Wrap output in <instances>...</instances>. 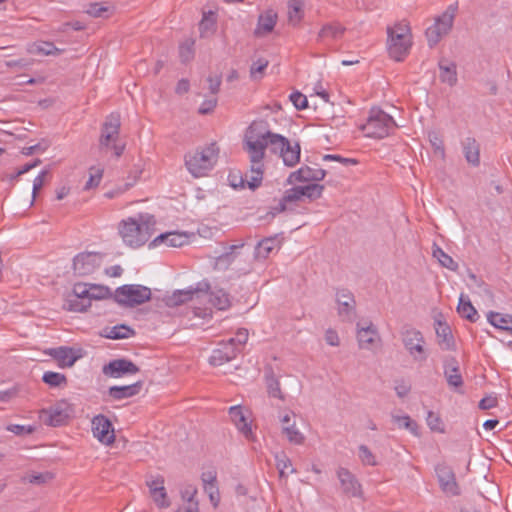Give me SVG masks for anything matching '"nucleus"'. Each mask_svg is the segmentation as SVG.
<instances>
[{"instance_id":"f257e3e1","label":"nucleus","mask_w":512,"mask_h":512,"mask_svg":"<svg viewBox=\"0 0 512 512\" xmlns=\"http://www.w3.org/2000/svg\"><path fill=\"white\" fill-rule=\"evenodd\" d=\"M278 155L285 166L294 167L300 162L301 147L298 142L291 143L288 138L270 130L265 120L253 121L246 130L244 149L250 160V170L241 178V186L251 190L258 188L263 180L266 149Z\"/></svg>"},{"instance_id":"f03ea898","label":"nucleus","mask_w":512,"mask_h":512,"mask_svg":"<svg viewBox=\"0 0 512 512\" xmlns=\"http://www.w3.org/2000/svg\"><path fill=\"white\" fill-rule=\"evenodd\" d=\"M156 220L150 214H138L128 217L118 223V234L123 243L137 249L145 245L155 232Z\"/></svg>"},{"instance_id":"7ed1b4c3","label":"nucleus","mask_w":512,"mask_h":512,"mask_svg":"<svg viewBox=\"0 0 512 512\" xmlns=\"http://www.w3.org/2000/svg\"><path fill=\"white\" fill-rule=\"evenodd\" d=\"M219 148L211 143L185 155V166L196 178L203 177L213 169L218 160Z\"/></svg>"},{"instance_id":"20e7f679","label":"nucleus","mask_w":512,"mask_h":512,"mask_svg":"<svg viewBox=\"0 0 512 512\" xmlns=\"http://www.w3.org/2000/svg\"><path fill=\"white\" fill-rule=\"evenodd\" d=\"M387 49L391 58L402 61L411 47V33L408 25L398 23L387 28Z\"/></svg>"},{"instance_id":"39448f33","label":"nucleus","mask_w":512,"mask_h":512,"mask_svg":"<svg viewBox=\"0 0 512 512\" xmlns=\"http://www.w3.org/2000/svg\"><path fill=\"white\" fill-rule=\"evenodd\" d=\"M397 127L394 119L379 108H372L366 123L362 126L365 136L383 139Z\"/></svg>"},{"instance_id":"423d86ee","label":"nucleus","mask_w":512,"mask_h":512,"mask_svg":"<svg viewBox=\"0 0 512 512\" xmlns=\"http://www.w3.org/2000/svg\"><path fill=\"white\" fill-rule=\"evenodd\" d=\"M458 6L450 4L447 9L435 19L434 24L426 29V37L430 47L435 46L443 36L452 29Z\"/></svg>"},{"instance_id":"0eeeda50","label":"nucleus","mask_w":512,"mask_h":512,"mask_svg":"<svg viewBox=\"0 0 512 512\" xmlns=\"http://www.w3.org/2000/svg\"><path fill=\"white\" fill-rule=\"evenodd\" d=\"M402 343L409 355L416 362H425L428 354L422 332L414 327H404L401 331Z\"/></svg>"},{"instance_id":"6e6552de","label":"nucleus","mask_w":512,"mask_h":512,"mask_svg":"<svg viewBox=\"0 0 512 512\" xmlns=\"http://www.w3.org/2000/svg\"><path fill=\"white\" fill-rule=\"evenodd\" d=\"M151 298V290L139 284H126L115 291V300L124 306L135 307Z\"/></svg>"},{"instance_id":"1a4fd4ad","label":"nucleus","mask_w":512,"mask_h":512,"mask_svg":"<svg viewBox=\"0 0 512 512\" xmlns=\"http://www.w3.org/2000/svg\"><path fill=\"white\" fill-rule=\"evenodd\" d=\"M104 261L100 252H80L73 258L72 269L75 276L84 277L97 271Z\"/></svg>"},{"instance_id":"9d476101","label":"nucleus","mask_w":512,"mask_h":512,"mask_svg":"<svg viewBox=\"0 0 512 512\" xmlns=\"http://www.w3.org/2000/svg\"><path fill=\"white\" fill-rule=\"evenodd\" d=\"M210 288L211 286L209 281L202 280L196 283L195 286L175 290L171 295H168L165 298V303L169 307H176L188 301L202 298V294H207Z\"/></svg>"},{"instance_id":"9b49d317","label":"nucleus","mask_w":512,"mask_h":512,"mask_svg":"<svg viewBox=\"0 0 512 512\" xmlns=\"http://www.w3.org/2000/svg\"><path fill=\"white\" fill-rule=\"evenodd\" d=\"M356 338L360 349L372 352L379 348L382 342L378 329L371 322L367 326L357 323Z\"/></svg>"},{"instance_id":"f8f14e48","label":"nucleus","mask_w":512,"mask_h":512,"mask_svg":"<svg viewBox=\"0 0 512 512\" xmlns=\"http://www.w3.org/2000/svg\"><path fill=\"white\" fill-rule=\"evenodd\" d=\"M336 476L344 495L352 498H361L363 496L362 485L356 476L347 468L339 467L336 470Z\"/></svg>"},{"instance_id":"ddd939ff","label":"nucleus","mask_w":512,"mask_h":512,"mask_svg":"<svg viewBox=\"0 0 512 512\" xmlns=\"http://www.w3.org/2000/svg\"><path fill=\"white\" fill-rule=\"evenodd\" d=\"M439 486L443 493L448 496L460 495V487L456 481L455 474L451 467L445 464H438L435 468Z\"/></svg>"},{"instance_id":"4468645a","label":"nucleus","mask_w":512,"mask_h":512,"mask_svg":"<svg viewBox=\"0 0 512 512\" xmlns=\"http://www.w3.org/2000/svg\"><path fill=\"white\" fill-rule=\"evenodd\" d=\"M104 375L111 378H121L125 375H133L139 372V367L131 360L120 358L110 361L102 368Z\"/></svg>"},{"instance_id":"2eb2a0df","label":"nucleus","mask_w":512,"mask_h":512,"mask_svg":"<svg viewBox=\"0 0 512 512\" xmlns=\"http://www.w3.org/2000/svg\"><path fill=\"white\" fill-rule=\"evenodd\" d=\"M336 302L339 317L343 321H351L356 312V300L353 293L346 288L337 289Z\"/></svg>"},{"instance_id":"dca6fc26","label":"nucleus","mask_w":512,"mask_h":512,"mask_svg":"<svg viewBox=\"0 0 512 512\" xmlns=\"http://www.w3.org/2000/svg\"><path fill=\"white\" fill-rule=\"evenodd\" d=\"M326 171L322 168L303 165L291 172L286 179V185H294L297 182H317L324 179Z\"/></svg>"},{"instance_id":"f3484780","label":"nucleus","mask_w":512,"mask_h":512,"mask_svg":"<svg viewBox=\"0 0 512 512\" xmlns=\"http://www.w3.org/2000/svg\"><path fill=\"white\" fill-rule=\"evenodd\" d=\"M120 116L118 114H110L102 125L100 136V146L109 148L110 145L117 142L120 133Z\"/></svg>"},{"instance_id":"a211bd4d","label":"nucleus","mask_w":512,"mask_h":512,"mask_svg":"<svg viewBox=\"0 0 512 512\" xmlns=\"http://www.w3.org/2000/svg\"><path fill=\"white\" fill-rule=\"evenodd\" d=\"M165 480L162 475L151 476L146 480V485L149 488L150 496L158 508H168L170 501L164 486Z\"/></svg>"},{"instance_id":"6ab92c4d","label":"nucleus","mask_w":512,"mask_h":512,"mask_svg":"<svg viewBox=\"0 0 512 512\" xmlns=\"http://www.w3.org/2000/svg\"><path fill=\"white\" fill-rule=\"evenodd\" d=\"M93 436L103 444H111L115 440L114 429L110 420L100 414L92 419Z\"/></svg>"},{"instance_id":"aec40b11","label":"nucleus","mask_w":512,"mask_h":512,"mask_svg":"<svg viewBox=\"0 0 512 512\" xmlns=\"http://www.w3.org/2000/svg\"><path fill=\"white\" fill-rule=\"evenodd\" d=\"M189 237L187 233L178 232V231H170L166 233H162L155 237L149 244L150 248H155L161 245L166 247H182L185 244H188Z\"/></svg>"},{"instance_id":"412c9836","label":"nucleus","mask_w":512,"mask_h":512,"mask_svg":"<svg viewBox=\"0 0 512 512\" xmlns=\"http://www.w3.org/2000/svg\"><path fill=\"white\" fill-rule=\"evenodd\" d=\"M302 190H300L299 186H293L287 190H285L283 196L278 201V203L274 206L270 207V214L273 216L285 212L287 210L292 209V205L301 201L302 198Z\"/></svg>"},{"instance_id":"4be33fe9","label":"nucleus","mask_w":512,"mask_h":512,"mask_svg":"<svg viewBox=\"0 0 512 512\" xmlns=\"http://www.w3.org/2000/svg\"><path fill=\"white\" fill-rule=\"evenodd\" d=\"M443 372L447 383L452 388H460L463 385V378L460 373L458 360L454 356H446L443 359Z\"/></svg>"},{"instance_id":"5701e85b","label":"nucleus","mask_w":512,"mask_h":512,"mask_svg":"<svg viewBox=\"0 0 512 512\" xmlns=\"http://www.w3.org/2000/svg\"><path fill=\"white\" fill-rule=\"evenodd\" d=\"M229 415L238 431L247 440H253L255 435L251 428V422L247 420V417L245 416L242 407L240 405L231 406L229 408Z\"/></svg>"},{"instance_id":"b1692460","label":"nucleus","mask_w":512,"mask_h":512,"mask_svg":"<svg viewBox=\"0 0 512 512\" xmlns=\"http://www.w3.org/2000/svg\"><path fill=\"white\" fill-rule=\"evenodd\" d=\"M72 412V407L66 401L58 402L50 408L46 423L53 427L61 426L70 418Z\"/></svg>"},{"instance_id":"393cba45","label":"nucleus","mask_w":512,"mask_h":512,"mask_svg":"<svg viewBox=\"0 0 512 512\" xmlns=\"http://www.w3.org/2000/svg\"><path fill=\"white\" fill-rule=\"evenodd\" d=\"M277 19V13L272 9H268L260 14L258 17L257 26L254 30V35L257 37H262L271 33L277 23Z\"/></svg>"},{"instance_id":"a878e982","label":"nucleus","mask_w":512,"mask_h":512,"mask_svg":"<svg viewBox=\"0 0 512 512\" xmlns=\"http://www.w3.org/2000/svg\"><path fill=\"white\" fill-rule=\"evenodd\" d=\"M346 28L338 22L326 23L320 29L317 35V42L326 43L328 41L339 40L343 37Z\"/></svg>"},{"instance_id":"bb28decb","label":"nucleus","mask_w":512,"mask_h":512,"mask_svg":"<svg viewBox=\"0 0 512 512\" xmlns=\"http://www.w3.org/2000/svg\"><path fill=\"white\" fill-rule=\"evenodd\" d=\"M463 154L466 161L473 167L480 165V145L474 137H466L462 141Z\"/></svg>"},{"instance_id":"cd10ccee","label":"nucleus","mask_w":512,"mask_h":512,"mask_svg":"<svg viewBox=\"0 0 512 512\" xmlns=\"http://www.w3.org/2000/svg\"><path fill=\"white\" fill-rule=\"evenodd\" d=\"M280 248V241L276 236H271L259 241L254 249V257L256 260H265L270 254Z\"/></svg>"},{"instance_id":"c85d7f7f","label":"nucleus","mask_w":512,"mask_h":512,"mask_svg":"<svg viewBox=\"0 0 512 512\" xmlns=\"http://www.w3.org/2000/svg\"><path fill=\"white\" fill-rule=\"evenodd\" d=\"M238 353L239 348L231 347L226 342L223 344L222 348L213 350L210 356V363L214 366L222 365L235 359Z\"/></svg>"},{"instance_id":"c756f323","label":"nucleus","mask_w":512,"mask_h":512,"mask_svg":"<svg viewBox=\"0 0 512 512\" xmlns=\"http://www.w3.org/2000/svg\"><path fill=\"white\" fill-rule=\"evenodd\" d=\"M47 354L57 360L60 367H71L77 360L73 354L72 348L60 346L57 348H50Z\"/></svg>"},{"instance_id":"7c9ffc66","label":"nucleus","mask_w":512,"mask_h":512,"mask_svg":"<svg viewBox=\"0 0 512 512\" xmlns=\"http://www.w3.org/2000/svg\"><path fill=\"white\" fill-rule=\"evenodd\" d=\"M436 336L438 339V344L444 350H454L455 342L452 336V332L450 327L441 321L436 322Z\"/></svg>"},{"instance_id":"2f4dec72","label":"nucleus","mask_w":512,"mask_h":512,"mask_svg":"<svg viewBox=\"0 0 512 512\" xmlns=\"http://www.w3.org/2000/svg\"><path fill=\"white\" fill-rule=\"evenodd\" d=\"M142 388V382L138 381L131 385L112 386L109 388V395L114 400H122L137 395Z\"/></svg>"},{"instance_id":"473e14b6","label":"nucleus","mask_w":512,"mask_h":512,"mask_svg":"<svg viewBox=\"0 0 512 512\" xmlns=\"http://www.w3.org/2000/svg\"><path fill=\"white\" fill-rule=\"evenodd\" d=\"M487 320L495 328L512 334V315L490 311L487 314Z\"/></svg>"},{"instance_id":"72a5a7b5","label":"nucleus","mask_w":512,"mask_h":512,"mask_svg":"<svg viewBox=\"0 0 512 512\" xmlns=\"http://www.w3.org/2000/svg\"><path fill=\"white\" fill-rule=\"evenodd\" d=\"M209 295V302L218 310H227L231 306V300L229 294L223 289H216L203 296Z\"/></svg>"},{"instance_id":"f704fd0d","label":"nucleus","mask_w":512,"mask_h":512,"mask_svg":"<svg viewBox=\"0 0 512 512\" xmlns=\"http://www.w3.org/2000/svg\"><path fill=\"white\" fill-rule=\"evenodd\" d=\"M265 383L267 386V392L270 397L284 400L285 397L281 391L280 382L275 376L274 371L271 367L265 369Z\"/></svg>"},{"instance_id":"c9c22d12","label":"nucleus","mask_w":512,"mask_h":512,"mask_svg":"<svg viewBox=\"0 0 512 512\" xmlns=\"http://www.w3.org/2000/svg\"><path fill=\"white\" fill-rule=\"evenodd\" d=\"M440 79L443 83L454 86L457 83L456 64L453 62H439Z\"/></svg>"},{"instance_id":"e433bc0d","label":"nucleus","mask_w":512,"mask_h":512,"mask_svg":"<svg viewBox=\"0 0 512 512\" xmlns=\"http://www.w3.org/2000/svg\"><path fill=\"white\" fill-rule=\"evenodd\" d=\"M457 311L461 317L469 320L470 322H476L479 318L478 312L472 305L471 301L463 295L460 296Z\"/></svg>"},{"instance_id":"4c0bfd02","label":"nucleus","mask_w":512,"mask_h":512,"mask_svg":"<svg viewBox=\"0 0 512 512\" xmlns=\"http://www.w3.org/2000/svg\"><path fill=\"white\" fill-rule=\"evenodd\" d=\"M276 468L279 471L280 478H287L290 474L296 472L290 458L285 452H279L275 455Z\"/></svg>"},{"instance_id":"58836bf2","label":"nucleus","mask_w":512,"mask_h":512,"mask_svg":"<svg viewBox=\"0 0 512 512\" xmlns=\"http://www.w3.org/2000/svg\"><path fill=\"white\" fill-rule=\"evenodd\" d=\"M432 255L434 258H436L438 260V262L440 263V265L442 267H445L451 271H457L458 270V263L456 261H454V259L448 255L446 252H444V250L442 248H440L439 246L435 245L433 247V251H432Z\"/></svg>"},{"instance_id":"ea45409f","label":"nucleus","mask_w":512,"mask_h":512,"mask_svg":"<svg viewBox=\"0 0 512 512\" xmlns=\"http://www.w3.org/2000/svg\"><path fill=\"white\" fill-rule=\"evenodd\" d=\"M90 306L91 302H86L73 293L68 296L64 304V308L72 312H85Z\"/></svg>"},{"instance_id":"a19ab883","label":"nucleus","mask_w":512,"mask_h":512,"mask_svg":"<svg viewBox=\"0 0 512 512\" xmlns=\"http://www.w3.org/2000/svg\"><path fill=\"white\" fill-rule=\"evenodd\" d=\"M282 432L291 444L302 445L305 442L304 434L296 428L295 423L283 426Z\"/></svg>"},{"instance_id":"79ce46f5","label":"nucleus","mask_w":512,"mask_h":512,"mask_svg":"<svg viewBox=\"0 0 512 512\" xmlns=\"http://www.w3.org/2000/svg\"><path fill=\"white\" fill-rule=\"evenodd\" d=\"M302 190V198L306 197L310 201L319 199L324 191V185L317 183H310L305 186H299Z\"/></svg>"},{"instance_id":"37998d69","label":"nucleus","mask_w":512,"mask_h":512,"mask_svg":"<svg viewBox=\"0 0 512 512\" xmlns=\"http://www.w3.org/2000/svg\"><path fill=\"white\" fill-rule=\"evenodd\" d=\"M428 140L434 150V154L439 156L441 159L445 158V146L440 134L436 131L428 132Z\"/></svg>"},{"instance_id":"c03bdc74","label":"nucleus","mask_w":512,"mask_h":512,"mask_svg":"<svg viewBox=\"0 0 512 512\" xmlns=\"http://www.w3.org/2000/svg\"><path fill=\"white\" fill-rule=\"evenodd\" d=\"M393 422L398 424L399 427H403L407 430H409L413 435L418 436V424L412 420L408 415L398 416L394 415L392 416Z\"/></svg>"},{"instance_id":"a18cd8bd","label":"nucleus","mask_w":512,"mask_h":512,"mask_svg":"<svg viewBox=\"0 0 512 512\" xmlns=\"http://www.w3.org/2000/svg\"><path fill=\"white\" fill-rule=\"evenodd\" d=\"M199 30L201 37H206L212 34L215 30V19L211 12L204 13L202 20L199 23Z\"/></svg>"},{"instance_id":"49530a36","label":"nucleus","mask_w":512,"mask_h":512,"mask_svg":"<svg viewBox=\"0 0 512 512\" xmlns=\"http://www.w3.org/2000/svg\"><path fill=\"white\" fill-rule=\"evenodd\" d=\"M42 380L50 387H58L66 384V376L62 373L47 371L43 374Z\"/></svg>"},{"instance_id":"de8ad7c7","label":"nucleus","mask_w":512,"mask_h":512,"mask_svg":"<svg viewBox=\"0 0 512 512\" xmlns=\"http://www.w3.org/2000/svg\"><path fill=\"white\" fill-rule=\"evenodd\" d=\"M133 334V329L124 324H121L112 327L110 332L107 334V337L110 339H126L131 337Z\"/></svg>"},{"instance_id":"09e8293b","label":"nucleus","mask_w":512,"mask_h":512,"mask_svg":"<svg viewBox=\"0 0 512 512\" xmlns=\"http://www.w3.org/2000/svg\"><path fill=\"white\" fill-rule=\"evenodd\" d=\"M179 57L183 63H187L194 58V41L189 39L179 46Z\"/></svg>"},{"instance_id":"8fccbe9b","label":"nucleus","mask_w":512,"mask_h":512,"mask_svg":"<svg viewBox=\"0 0 512 512\" xmlns=\"http://www.w3.org/2000/svg\"><path fill=\"white\" fill-rule=\"evenodd\" d=\"M303 17L301 4L297 0L289 1L288 19L293 25H297Z\"/></svg>"},{"instance_id":"3c124183","label":"nucleus","mask_w":512,"mask_h":512,"mask_svg":"<svg viewBox=\"0 0 512 512\" xmlns=\"http://www.w3.org/2000/svg\"><path fill=\"white\" fill-rule=\"evenodd\" d=\"M426 422L432 431L438 432V433L445 432V427H444L443 421L437 413H435L433 411H428L427 417H426Z\"/></svg>"},{"instance_id":"603ef678","label":"nucleus","mask_w":512,"mask_h":512,"mask_svg":"<svg viewBox=\"0 0 512 512\" xmlns=\"http://www.w3.org/2000/svg\"><path fill=\"white\" fill-rule=\"evenodd\" d=\"M111 291L107 286L90 284V299L101 300L110 297Z\"/></svg>"},{"instance_id":"864d4df0","label":"nucleus","mask_w":512,"mask_h":512,"mask_svg":"<svg viewBox=\"0 0 512 512\" xmlns=\"http://www.w3.org/2000/svg\"><path fill=\"white\" fill-rule=\"evenodd\" d=\"M5 429L17 436L30 435L35 432L36 428L33 425H20V424H9Z\"/></svg>"},{"instance_id":"5fc2aeb1","label":"nucleus","mask_w":512,"mask_h":512,"mask_svg":"<svg viewBox=\"0 0 512 512\" xmlns=\"http://www.w3.org/2000/svg\"><path fill=\"white\" fill-rule=\"evenodd\" d=\"M90 171H91L90 177H89L88 181L86 182V184L84 185V190H90L92 188L97 187L100 184L102 176H103L102 169L92 167L90 169Z\"/></svg>"},{"instance_id":"6e6d98bb","label":"nucleus","mask_w":512,"mask_h":512,"mask_svg":"<svg viewBox=\"0 0 512 512\" xmlns=\"http://www.w3.org/2000/svg\"><path fill=\"white\" fill-rule=\"evenodd\" d=\"M359 458L364 465H377L376 457L366 445L359 446Z\"/></svg>"},{"instance_id":"4d7b16f0","label":"nucleus","mask_w":512,"mask_h":512,"mask_svg":"<svg viewBox=\"0 0 512 512\" xmlns=\"http://www.w3.org/2000/svg\"><path fill=\"white\" fill-rule=\"evenodd\" d=\"M35 52L42 55H59L61 50L52 42H41L35 46Z\"/></svg>"},{"instance_id":"13d9d810","label":"nucleus","mask_w":512,"mask_h":512,"mask_svg":"<svg viewBox=\"0 0 512 512\" xmlns=\"http://www.w3.org/2000/svg\"><path fill=\"white\" fill-rule=\"evenodd\" d=\"M244 246L243 242H239L237 244L231 245L228 247L227 251H225L223 254H221L217 261L219 264L221 263H230L234 259V255L237 252V250L241 249Z\"/></svg>"},{"instance_id":"bf43d9fd","label":"nucleus","mask_w":512,"mask_h":512,"mask_svg":"<svg viewBox=\"0 0 512 512\" xmlns=\"http://www.w3.org/2000/svg\"><path fill=\"white\" fill-rule=\"evenodd\" d=\"M248 336H249L248 330L245 328H240L237 330L235 337L230 338L227 341V343L231 347L238 348V346H242V345L246 344V342L248 340Z\"/></svg>"},{"instance_id":"052dcab7","label":"nucleus","mask_w":512,"mask_h":512,"mask_svg":"<svg viewBox=\"0 0 512 512\" xmlns=\"http://www.w3.org/2000/svg\"><path fill=\"white\" fill-rule=\"evenodd\" d=\"M289 99L297 110H304L308 106L307 97L299 91L291 93Z\"/></svg>"},{"instance_id":"680f3d73","label":"nucleus","mask_w":512,"mask_h":512,"mask_svg":"<svg viewBox=\"0 0 512 512\" xmlns=\"http://www.w3.org/2000/svg\"><path fill=\"white\" fill-rule=\"evenodd\" d=\"M72 293L86 302H91L90 284L77 283L74 285Z\"/></svg>"},{"instance_id":"e2e57ef3","label":"nucleus","mask_w":512,"mask_h":512,"mask_svg":"<svg viewBox=\"0 0 512 512\" xmlns=\"http://www.w3.org/2000/svg\"><path fill=\"white\" fill-rule=\"evenodd\" d=\"M196 494L197 488L191 484L186 485L181 491L182 499L189 502V505H194V497Z\"/></svg>"},{"instance_id":"0e129e2a","label":"nucleus","mask_w":512,"mask_h":512,"mask_svg":"<svg viewBox=\"0 0 512 512\" xmlns=\"http://www.w3.org/2000/svg\"><path fill=\"white\" fill-rule=\"evenodd\" d=\"M207 82L209 84L208 89L211 94H217L220 90V86L222 83L221 75H209L207 77Z\"/></svg>"},{"instance_id":"69168bd1","label":"nucleus","mask_w":512,"mask_h":512,"mask_svg":"<svg viewBox=\"0 0 512 512\" xmlns=\"http://www.w3.org/2000/svg\"><path fill=\"white\" fill-rule=\"evenodd\" d=\"M47 174V170H42L33 180L32 189V202L35 200L37 192L42 188L44 184V178Z\"/></svg>"},{"instance_id":"338daca9","label":"nucleus","mask_w":512,"mask_h":512,"mask_svg":"<svg viewBox=\"0 0 512 512\" xmlns=\"http://www.w3.org/2000/svg\"><path fill=\"white\" fill-rule=\"evenodd\" d=\"M323 159L328 160V161H337L345 166L350 165V164H352V165L357 164L356 159L344 158V157H342L340 155H336V154H326V155H324Z\"/></svg>"},{"instance_id":"774afa93","label":"nucleus","mask_w":512,"mask_h":512,"mask_svg":"<svg viewBox=\"0 0 512 512\" xmlns=\"http://www.w3.org/2000/svg\"><path fill=\"white\" fill-rule=\"evenodd\" d=\"M217 105V99H208L204 100L200 107H199V113L202 115L208 114L214 110V108Z\"/></svg>"}]
</instances>
